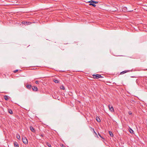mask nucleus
Returning <instances> with one entry per match:
<instances>
[{
    "mask_svg": "<svg viewBox=\"0 0 147 147\" xmlns=\"http://www.w3.org/2000/svg\"><path fill=\"white\" fill-rule=\"evenodd\" d=\"M92 76L94 78L96 79H98L102 77L99 74H96V75L93 74L92 75Z\"/></svg>",
    "mask_w": 147,
    "mask_h": 147,
    "instance_id": "f257e3e1",
    "label": "nucleus"
},
{
    "mask_svg": "<svg viewBox=\"0 0 147 147\" xmlns=\"http://www.w3.org/2000/svg\"><path fill=\"white\" fill-rule=\"evenodd\" d=\"M22 141L23 143L25 144H28V141L27 139L26 138L24 137L22 139Z\"/></svg>",
    "mask_w": 147,
    "mask_h": 147,
    "instance_id": "f03ea898",
    "label": "nucleus"
},
{
    "mask_svg": "<svg viewBox=\"0 0 147 147\" xmlns=\"http://www.w3.org/2000/svg\"><path fill=\"white\" fill-rule=\"evenodd\" d=\"M109 108L110 111L112 112H113L114 111V108L112 106H111L110 105H109Z\"/></svg>",
    "mask_w": 147,
    "mask_h": 147,
    "instance_id": "7ed1b4c3",
    "label": "nucleus"
},
{
    "mask_svg": "<svg viewBox=\"0 0 147 147\" xmlns=\"http://www.w3.org/2000/svg\"><path fill=\"white\" fill-rule=\"evenodd\" d=\"M32 89L33 90L35 91H37L38 90L37 88L35 86H33L32 87Z\"/></svg>",
    "mask_w": 147,
    "mask_h": 147,
    "instance_id": "20e7f679",
    "label": "nucleus"
},
{
    "mask_svg": "<svg viewBox=\"0 0 147 147\" xmlns=\"http://www.w3.org/2000/svg\"><path fill=\"white\" fill-rule=\"evenodd\" d=\"M129 130L130 133L132 134H134V131L130 127H129Z\"/></svg>",
    "mask_w": 147,
    "mask_h": 147,
    "instance_id": "39448f33",
    "label": "nucleus"
},
{
    "mask_svg": "<svg viewBox=\"0 0 147 147\" xmlns=\"http://www.w3.org/2000/svg\"><path fill=\"white\" fill-rule=\"evenodd\" d=\"M24 22L23 23L25 25H28L31 24V22Z\"/></svg>",
    "mask_w": 147,
    "mask_h": 147,
    "instance_id": "423d86ee",
    "label": "nucleus"
},
{
    "mask_svg": "<svg viewBox=\"0 0 147 147\" xmlns=\"http://www.w3.org/2000/svg\"><path fill=\"white\" fill-rule=\"evenodd\" d=\"M31 130L33 132H35V130L34 129V128L32 126H30V127Z\"/></svg>",
    "mask_w": 147,
    "mask_h": 147,
    "instance_id": "0eeeda50",
    "label": "nucleus"
},
{
    "mask_svg": "<svg viewBox=\"0 0 147 147\" xmlns=\"http://www.w3.org/2000/svg\"><path fill=\"white\" fill-rule=\"evenodd\" d=\"M9 97L7 95H5L4 96V98L6 100H8L9 99Z\"/></svg>",
    "mask_w": 147,
    "mask_h": 147,
    "instance_id": "6e6552de",
    "label": "nucleus"
},
{
    "mask_svg": "<svg viewBox=\"0 0 147 147\" xmlns=\"http://www.w3.org/2000/svg\"><path fill=\"white\" fill-rule=\"evenodd\" d=\"M14 145L15 147H19L18 144L17 142H14Z\"/></svg>",
    "mask_w": 147,
    "mask_h": 147,
    "instance_id": "1a4fd4ad",
    "label": "nucleus"
},
{
    "mask_svg": "<svg viewBox=\"0 0 147 147\" xmlns=\"http://www.w3.org/2000/svg\"><path fill=\"white\" fill-rule=\"evenodd\" d=\"M123 9L125 11H129L128 10L127 8L126 7H123Z\"/></svg>",
    "mask_w": 147,
    "mask_h": 147,
    "instance_id": "9d476101",
    "label": "nucleus"
},
{
    "mask_svg": "<svg viewBox=\"0 0 147 147\" xmlns=\"http://www.w3.org/2000/svg\"><path fill=\"white\" fill-rule=\"evenodd\" d=\"M96 120L98 122H99L100 121V120L98 117H96Z\"/></svg>",
    "mask_w": 147,
    "mask_h": 147,
    "instance_id": "9b49d317",
    "label": "nucleus"
},
{
    "mask_svg": "<svg viewBox=\"0 0 147 147\" xmlns=\"http://www.w3.org/2000/svg\"><path fill=\"white\" fill-rule=\"evenodd\" d=\"M92 2H90V5H92L93 7H95L96 6V5L93 2L91 3Z\"/></svg>",
    "mask_w": 147,
    "mask_h": 147,
    "instance_id": "f8f14e48",
    "label": "nucleus"
},
{
    "mask_svg": "<svg viewBox=\"0 0 147 147\" xmlns=\"http://www.w3.org/2000/svg\"><path fill=\"white\" fill-rule=\"evenodd\" d=\"M109 135L110 136H111V137H113V134L112 133V132L111 131H109Z\"/></svg>",
    "mask_w": 147,
    "mask_h": 147,
    "instance_id": "ddd939ff",
    "label": "nucleus"
},
{
    "mask_svg": "<svg viewBox=\"0 0 147 147\" xmlns=\"http://www.w3.org/2000/svg\"><path fill=\"white\" fill-rule=\"evenodd\" d=\"M60 88L61 89L63 90H65V89L63 85H61L60 86Z\"/></svg>",
    "mask_w": 147,
    "mask_h": 147,
    "instance_id": "4468645a",
    "label": "nucleus"
},
{
    "mask_svg": "<svg viewBox=\"0 0 147 147\" xmlns=\"http://www.w3.org/2000/svg\"><path fill=\"white\" fill-rule=\"evenodd\" d=\"M8 112L11 114H12L13 113V111L11 109L8 110Z\"/></svg>",
    "mask_w": 147,
    "mask_h": 147,
    "instance_id": "2eb2a0df",
    "label": "nucleus"
},
{
    "mask_svg": "<svg viewBox=\"0 0 147 147\" xmlns=\"http://www.w3.org/2000/svg\"><path fill=\"white\" fill-rule=\"evenodd\" d=\"M31 87L32 86L31 85H28L27 86V88L29 89L31 88Z\"/></svg>",
    "mask_w": 147,
    "mask_h": 147,
    "instance_id": "dca6fc26",
    "label": "nucleus"
},
{
    "mask_svg": "<svg viewBox=\"0 0 147 147\" xmlns=\"http://www.w3.org/2000/svg\"><path fill=\"white\" fill-rule=\"evenodd\" d=\"M128 70L124 71H123L121 72V74H124V73H125L126 72H128Z\"/></svg>",
    "mask_w": 147,
    "mask_h": 147,
    "instance_id": "f3484780",
    "label": "nucleus"
},
{
    "mask_svg": "<svg viewBox=\"0 0 147 147\" xmlns=\"http://www.w3.org/2000/svg\"><path fill=\"white\" fill-rule=\"evenodd\" d=\"M92 2H92H93L94 3H98V2H97V1H89V2Z\"/></svg>",
    "mask_w": 147,
    "mask_h": 147,
    "instance_id": "a211bd4d",
    "label": "nucleus"
},
{
    "mask_svg": "<svg viewBox=\"0 0 147 147\" xmlns=\"http://www.w3.org/2000/svg\"><path fill=\"white\" fill-rule=\"evenodd\" d=\"M16 138H18V139L20 140V136L18 134H17L16 135Z\"/></svg>",
    "mask_w": 147,
    "mask_h": 147,
    "instance_id": "6ab92c4d",
    "label": "nucleus"
},
{
    "mask_svg": "<svg viewBox=\"0 0 147 147\" xmlns=\"http://www.w3.org/2000/svg\"><path fill=\"white\" fill-rule=\"evenodd\" d=\"M54 81L56 83H58L59 82L57 80H54Z\"/></svg>",
    "mask_w": 147,
    "mask_h": 147,
    "instance_id": "aec40b11",
    "label": "nucleus"
},
{
    "mask_svg": "<svg viewBox=\"0 0 147 147\" xmlns=\"http://www.w3.org/2000/svg\"><path fill=\"white\" fill-rule=\"evenodd\" d=\"M47 144L48 146H49V147L51 146V145L50 144H49V143H47Z\"/></svg>",
    "mask_w": 147,
    "mask_h": 147,
    "instance_id": "412c9836",
    "label": "nucleus"
},
{
    "mask_svg": "<svg viewBox=\"0 0 147 147\" xmlns=\"http://www.w3.org/2000/svg\"><path fill=\"white\" fill-rule=\"evenodd\" d=\"M98 135L100 138H102V139H103L99 133H98Z\"/></svg>",
    "mask_w": 147,
    "mask_h": 147,
    "instance_id": "4be33fe9",
    "label": "nucleus"
},
{
    "mask_svg": "<svg viewBox=\"0 0 147 147\" xmlns=\"http://www.w3.org/2000/svg\"><path fill=\"white\" fill-rule=\"evenodd\" d=\"M18 71V69H16V70H14V71H13V72L14 73H16V72H17V71Z\"/></svg>",
    "mask_w": 147,
    "mask_h": 147,
    "instance_id": "5701e85b",
    "label": "nucleus"
},
{
    "mask_svg": "<svg viewBox=\"0 0 147 147\" xmlns=\"http://www.w3.org/2000/svg\"><path fill=\"white\" fill-rule=\"evenodd\" d=\"M35 83L36 84H38L39 82L38 81H36L35 82Z\"/></svg>",
    "mask_w": 147,
    "mask_h": 147,
    "instance_id": "b1692460",
    "label": "nucleus"
},
{
    "mask_svg": "<svg viewBox=\"0 0 147 147\" xmlns=\"http://www.w3.org/2000/svg\"><path fill=\"white\" fill-rule=\"evenodd\" d=\"M93 129V130L94 133H95L97 135V134L96 133V132H95V131L94 130V129Z\"/></svg>",
    "mask_w": 147,
    "mask_h": 147,
    "instance_id": "393cba45",
    "label": "nucleus"
},
{
    "mask_svg": "<svg viewBox=\"0 0 147 147\" xmlns=\"http://www.w3.org/2000/svg\"><path fill=\"white\" fill-rule=\"evenodd\" d=\"M40 136H41V137H43V134H41V135H40Z\"/></svg>",
    "mask_w": 147,
    "mask_h": 147,
    "instance_id": "a878e982",
    "label": "nucleus"
},
{
    "mask_svg": "<svg viewBox=\"0 0 147 147\" xmlns=\"http://www.w3.org/2000/svg\"><path fill=\"white\" fill-rule=\"evenodd\" d=\"M129 114L131 115V112H129L128 113Z\"/></svg>",
    "mask_w": 147,
    "mask_h": 147,
    "instance_id": "bb28decb",
    "label": "nucleus"
},
{
    "mask_svg": "<svg viewBox=\"0 0 147 147\" xmlns=\"http://www.w3.org/2000/svg\"><path fill=\"white\" fill-rule=\"evenodd\" d=\"M144 70H147V69H145Z\"/></svg>",
    "mask_w": 147,
    "mask_h": 147,
    "instance_id": "cd10ccee",
    "label": "nucleus"
},
{
    "mask_svg": "<svg viewBox=\"0 0 147 147\" xmlns=\"http://www.w3.org/2000/svg\"><path fill=\"white\" fill-rule=\"evenodd\" d=\"M132 77V78H134V76H132V77Z\"/></svg>",
    "mask_w": 147,
    "mask_h": 147,
    "instance_id": "c85d7f7f",
    "label": "nucleus"
}]
</instances>
